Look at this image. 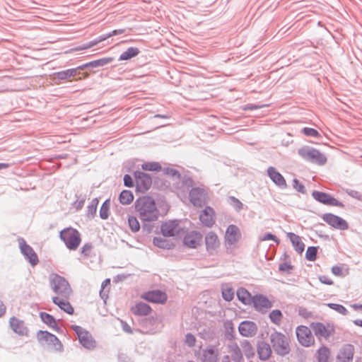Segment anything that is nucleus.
Returning a JSON list of instances; mask_svg holds the SVG:
<instances>
[{
  "label": "nucleus",
  "mask_w": 362,
  "mask_h": 362,
  "mask_svg": "<svg viewBox=\"0 0 362 362\" xmlns=\"http://www.w3.org/2000/svg\"><path fill=\"white\" fill-rule=\"evenodd\" d=\"M135 209L143 223V229L150 232L152 226L148 223L157 221L160 215L154 199L150 197H139L135 202Z\"/></svg>",
  "instance_id": "f257e3e1"
},
{
  "label": "nucleus",
  "mask_w": 362,
  "mask_h": 362,
  "mask_svg": "<svg viewBox=\"0 0 362 362\" xmlns=\"http://www.w3.org/2000/svg\"><path fill=\"white\" fill-rule=\"evenodd\" d=\"M49 280L50 287L59 297L69 298L72 291L68 281L64 277L57 274H52Z\"/></svg>",
  "instance_id": "f03ea898"
},
{
  "label": "nucleus",
  "mask_w": 362,
  "mask_h": 362,
  "mask_svg": "<svg viewBox=\"0 0 362 362\" xmlns=\"http://www.w3.org/2000/svg\"><path fill=\"white\" fill-rule=\"evenodd\" d=\"M270 341L276 354L284 356L290 352L288 339L283 333L274 332L270 335Z\"/></svg>",
  "instance_id": "7ed1b4c3"
},
{
  "label": "nucleus",
  "mask_w": 362,
  "mask_h": 362,
  "mask_svg": "<svg viewBox=\"0 0 362 362\" xmlns=\"http://www.w3.org/2000/svg\"><path fill=\"white\" fill-rule=\"evenodd\" d=\"M298 153L305 160L320 165H325L327 162V158L323 153L310 146H303L299 148Z\"/></svg>",
  "instance_id": "20e7f679"
},
{
  "label": "nucleus",
  "mask_w": 362,
  "mask_h": 362,
  "mask_svg": "<svg viewBox=\"0 0 362 362\" xmlns=\"http://www.w3.org/2000/svg\"><path fill=\"white\" fill-rule=\"evenodd\" d=\"M59 237L70 250H76L81 241L80 233L73 228H66L62 230L59 233Z\"/></svg>",
  "instance_id": "39448f33"
},
{
  "label": "nucleus",
  "mask_w": 362,
  "mask_h": 362,
  "mask_svg": "<svg viewBox=\"0 0 362 362\" xmlns=\"http://www.w3.org/2000/svg\"><path fill=\"white\" fill-rule=\"evenodd\" d=\"M312 329L307 326L300 325L296 327V334L300 345L310 347L315 344V338Z\"/></svg>",
  "instance_id": "423d86ee"
},
{
  "label": "nucleus",
  "mask_w": 362,
  "mask_h": 362,
  "mask_svg": "<svg viewBox=\"0 0 362 362\" xmlns=\"http://www.w3.org/2000/svg\"><path fill=\"white\" fill-rule=\"evenodd\" d=\"M71 329L78 336L80 344L87 349H93L95 346V341L91 334L78 325H71Z\"/></svg>",
  "instance_id": "0eeeda50"
},
{
  "label": "nucleus",
  "mask_w": 362,
  "mask_h": 362,
  "mask_svg": "<svg viewBox=\"0 0 362 362\" xmlns=\"http://www.w3.org/2000/svg\"><path fill=\"white\" fill-rule=\"evenodd\" d=\"M18 241L21 252L24 257L33 267L37 265L39 262V259L33 247L28 245L23 238H19Z\"/></svg>",
  "instance_id": "6e6552de"
},
{
  "label": "nucleus",
  "mask_w": 362,
  "mask_h": 362,
  "mask_svg": "<svg viewBox=\"0 0 362 362\" xmlns=\"http://www.w3.org/2000/svg\"><path fill=\"white\" fill-rule=\"evenodd\" d=\"M37 339L40 343L45 342L47 345L52 346L57 351L62 350L63 346L59 339L54 334L47 331H38L37 333Z\"/></svg>",
  "instance_id": "1a4fd4ad"
},
{
  "label": "nucleus",
  "mask_w": 362,
  "mask_h": 362,
  "mask_svg": "<svg viewBox=\"0 0 362 362\" xmlns=\"http://www.w3.org/2000/svg\"><path fill=\"white\" fill-rule=\"evenodd\" d=\"M312 197L316 201L325 205L339 207L344 206L342 202L338 201L337 199L326 192L315 190L312 192Z\"/></svg>",
  "instance_id": "9d476101"
},
{
  "label": "nucleus",
  "mask_w": 362,
  "mask_h": 362,
  "mask_svg": "<svg viewBox=\"0 0 362 362\" xmlns=\"http://www.w3.org/2000/svg\"><path fill=\"white\" fill-rule=\"evenodd\" d=\"M310 327L319 341H321L322 339H328L334 332L333 328L326 327L322 322H312Z\"/></svg>",
  "instance_id": "9b49d317"
},
{
  "label": "nucleus",
  "mask_w": 362,
  "mask_h": 362,
  "mask_svg": "<svg viewBox=\"0 0 362 362\" xmlns=\"http://www.w3.org/2000/svg\"><path fill=\"white\" fill-rule=\"evenodd\" d=\"M322 218L325 222L336 229L344 230L349 228V224L344 219L333 214H325Z\"/></svg>",
  "instance_id": "f8f14e48"
},
{
  "label": "nucleus",
  "mask_w": 362,
  "mask_h": 362,
  "mask_svg": "<svg viewBox=\"0 0 362 362\" xmlns=\"http://www.w3.org/2000/svg\"><path fill=\"white\" fill-rule=\"evenodd\" d=\"M161 233L165 237H172L180 234L182 230L180 221L171 220L163 223L160 227Z\"/></svg>",
  "instance_id": "ddd939ff"
},
{
  "label": "nucleus",
  "mask_w": 362,
  "mask_h": 362,
  "mask_svg": "<svg viewBox=\"0 0 362 362\" xmlns=\"http://www.w3.org/2000/svg\"><path fill=\"white\" fill-rule=\"evenodd\" d=\"M241 238V233L239 228L233 224L229 225L225 233V243L227 246H232L237 243Z\"/></svg>",
  "instance_id": "4468645a"
},
{
  "label": "nucleus",
  "mask_w": 362,
  "mask_h": 362,
  "mask_svg": "<svg viewBox=\"0 0 362 362\" xmlns=\"http://www.w3.org/2000/svg\"><path fill=\"white\" fill-rule=\"evenodd\" d=\"M134 176L136 178V188L139 191L145 192L151 187L152 179L148 174L141 171H136Z\"/></svg>",
  "instance_id": "2eb2a0df"
},
{
  "label": "nucleus",
  "mask_w": 362,
  "mask_h": 362,
  "mask_svg": "<svg viewBox=\"0 0 362 362\" xmlns=\"http://www.w3.org/2000/svg\"><path fill=\"white\" fill-rule=\"evenodd\" d=\"M354 351V346L352 344H344L337 353V362H352Z\"/></svg>",
  "instance_id": "dca6fc26"
},
{
  "label": "nucleus",
  "mask_w": 362,
  "mask_h": 362,
  "mask_svg": "<svg viewBox=\"0 0 362 362\" xmlns=\"http://www.w3.org/2000/svg\"><path fill=\"white\" fill-rule=\"evenodd\" d=\"M141 297L146 301L160 304L165 303L168 299L166 293L160 290H153L146 292L142 294Z\"/></svg>",
  "instance_id": "f3484780"
},
{
  "label": "nucleus",
  "mask_w": 362,
  "mask_h": 362,
  "mask_svg": "<svg viewBox=\"0 0 362 362\" xmlns=\"http://www.w3.org/2000/svg\"><path fill=\"white\" fill-rule=\"evenodd\" d=\"M189 200L196 206H202L206 200L205 190L200 187H194L189 192Z\"/></svg>",
  "instance_id": "a211bd4d"
},
{
  "label": "nucleus",
  "mask_w": 362,
  "mask_h": 362,
  "mask_svg": "<svg viewBox=\"0 0 362 362\" xmlns=\"http://www.w3.org/2000/svg\"><path fill=\"white\" fill-rule=\"evenodd\" d=\"M268 177L272 181L279 187L285 189L287 187V184L284 176L276 170V168L270 166L267 170Z\"/></svg>",
  "instance_id": "6ab92c4d"
},
{
  "label": "nucleus",
  "mask_w": 362,
  "mask_h": 362,
  "mask_svg": "<svg viewBox=\"0 0 362 362\" xmlns=\"http://www.w3.org/2000/svg\"><path fill=\"white\" fill-rule=\"evenodd\" d=\"M240 334L246 337H251L256 334L257 331V325L249 320H245L240 322L238 327Z\"/></svg>",
  "instance_id": "aec40b11"
},
{
  "label": "nucleus",
  "mask_w": 362,
  "mask_h": 362,
  "mask_svg": "<svg viewBox=\"0 0 362 362\" xmlns=\"http://www.w3.org/2000/svg\"><path fill=\"white\" fill-rule=\"evenodd\" d=\"M202 240V235L197 231L187 233L183 240L184 245L189 248H197Z\"/></svg>",
  "instance_id": "412c9836"
},
{
  "label": "nucleus",
  "mask_w": 362,
  "mask_h": 362,
  "mask_svg": "<svg viewBox=\"0 0 362 362\" xmlns=\"http://www.w3.org/2000/svg\"><path fill=\"white\" fill-rule=\"evenodd\" d=\"M206 251L209 255H214L220 245L218 235L214 232H209L205 236Z\"/></svg>",
  "instance_id": "4be33fe9"
},
{
  "label": "nucleus",
  "mask_w": 362,
  "mask_h": 362,
  "mask_svg": "<svg viewBox=\"0 0 362 362\" xmlns=\"http://www.w3.org/2000/svg\"><path fill=\"white\" fill-rule=\"evenodd\" d=\"M252 302L255 309L258 311L264 312L272 306L269 300L263 295H257L253 297Z\"/></svg>",
  "instance_id": "5701e85b"
},
{
  "label": "nucleus",
  "mask_w": 362,
  "mask_h": 362,
  "mask_svg": "<svg viewBox=\"0 0 362 362\" xmlns=\"http://www.w3.org/2000/svg\"><path fill=\"white\" fill-rule=\"evenodd\" d=\"M219 351L216 346L210 345L203 351L202 362H217Z\"/></svg>",
  "instance_id": "b1692460"
},
{
  "label": "nucleus",
  "mask_w": 362,
  "mask_h": 362,
  "mask_svg": "<svg viewBox=\"0 0 362 362\" xmlns=\"http://www.w3.org/2000/svg\"><path fill=\"white\" fill-rule=\"evenodd\" d=\"M214 209L210 206H206L199 215V220L203 225L206 227H211L214 224Z\"/></svg>",
  "instance_id": "393cba45"
},
{
  "label": "nucleus",
  "mask_w": 362,
  "mask_h": 362,
  "mask_svg": "<svg viewBox=\"0 0 362 362\" xmlns=\"http://www.w3.org/2000/svg\"><path fill=\"white\" fill-rule=\"evenodd\" d=\"M143 324L144 327L146 329V332L151 334L158 332L162 328L160 322L153 317L146 319Z\"/></svg>",
  "instance_id": "a878e982"
},
{
  "label": "nucleus",
  "mask_w": 362,
  "mask_h": 362,
  "mask_svg": "<svg viewBox=\"0 0 362 362\" xmlns=\"http://www.w3.org/2000/svg\"><path fill=\"white\" fill-rule=\"evenodd\" d=\"M10 326L12 330L16 334L23 336L27 334V328L25 327L24 322L15 317L10 319Z\"/></svg>",
  "instance_id": "bb28decb"
},
{
  "label": "nucleus",
  "mask_w": 362,
  "mask_h": 362,
  "mask_svg": "<svg viewBox=\"0 0 362 362\" xmlns=\"http://www.w3.org/2000/svg\"><path fill=\"white\" fill-rule=\"evenodd\" d=\"M257 354L260 360H267L272 354V349L270 345L264 341H261L257 343Z\"/></svg>",
  "instance_id": "cd10ccee"
},
{
  "label": "nucleus",
  "mask_w": 362,
  "mask_h": 362,
  "mask_svg": "<svg viewBox=\"0 0 362 362\" xmlns=\"http://www.w3.org/2000/svg\"><path fill=\"white\" fill-rule=\"evenodd\" d=\"M68 298H64L59 296H54L52 298V302L55 305H58L59 308L66 312L68 314L74 313V308L71 303L67 300Z\"/></svg>",
  "instance_id": "c85d7f7f"
},
{
  "label": "nucleus",
  "mask_w": 362,
  "mask_h": 362,
  "mask_svg": "<svg viewBox=\"0 0 362 362\" xmlns=\"http://www.w3.org/2000/svg\"><path fill=\"white\" fill-rule=\"evenodd\" d=\"M228 349L234 362H241L243 361V354L237 343L230 342L228 345Z\"/></svg>",
  "instance_id": "c756f323"
},
{
  "label": "nucleus",
  "mask_w": 362,
  "mask_h": 362,
  "mask_svg": "<svg viewBox=\"0 0 362 362\" xmlns=\"http://www.w3.org/2000/svg\"><path fill=\"white\" fill-rule=\"evenodd\" d=\"M287 237L291 240L295 250L299 253L301 254L305 249V244L302 242L300 236L298 235L293 233H288Z\"/></svg>",
  "instance_id": "7c9ffc66"
},
{
  "label": "nucleus",
  "mask_w": 362,
  "mask_h": 362,
  "mask_svg": "<svg viewBox=\"0 0 362 362\" xmlns=\"http://www.w3.org/2000/svg\"><path fill=\"white\" fill-rule=\"evenodd\" d=\"M151 311V307L145 303H138L132 308V312L136 315H147Z\"/></svg>",
  "instance_id": "2f4dec72"
},
{
  "label": "nucleus",
  "mask_w": 362,
  "mask_h": 362,
  "mask_svg": "<svg viewBox=\"0 0 362 362\" xmlns=\"http://www.w3.org/2000/svg\"><path fill=\"white\" fill-rule=\"evenodd\" d=\"M54 78L59 80H71V78L77 76L76 69H69L53 74Z\"/></svg>",
  "instance_id": "473e14b6"
},
{
  "label": "nucleus",
  "mask_w": 362,
  "mask_h": 362,
  "mask_svg": "<svg viewBox=\"0 0 362 362\" xmlns=\"http://www.w3.org/2000/svg\"><path fill=\"white\" fill-rule=\"evenodd\" d=\"M40 317L42 321L46 325H47L49 327H52L55 330L59 329V327L57 325L56 320L52 315L47 313L41 312L40 313Z\"/></svg>",
  "instance_id": "72a5a7b5"
},
{
  "label": "nucleus",
  "mask_w": 362,
  "mask_h": 362,
  "mask_svg": "<svg viewBox=\"0 0 362 362\" xmlns=\"http://www.w3.org/2000/svg\"><path fill=\"white\" fill-rule=\"evenodd\" d=\"M139 53H140V50L139 48L134 47H129L126 51H124V52H122L120 54V56L119 57V61L129 60L133 57H135Z\"/></svg>",
  "instance_id": "f704fd0d"
},
{
  "label": "nucleus",
  "mask_w": 362,
  "mask_h": 362,
  "mask_svg": "<svg viewBox=\"0 0 362 362\" xmlns=\"http://www.w3.org/2000/svg\"><path fill=\"white\" fill-rule=\"evenodd\" d=\"M237 297L244 304H249L251 302L252 296L245 288H239L237 291Z\"/></svg>",
  "instance_id": "c9c22d12"
},
{
  "label": "nucleus",
  "mask_w": 362,
  "mask_h": 362,
  "mask_svg": "<svg viewBox=\"0 0 362 362\" xmlns=\"http://www.w3.org/2000/svg\"><path fill=\"white\" fill-rule=\"evenodd\" d=\"M223 327L225 329V338L228 340L233 341L235 338V329L233 322L231 320H226L223 323Z\"/></svg>",
  "instance_id": "e433bc0d"
},
{
  "label": "nucleus",
  "mask_w": 362,
  "mask_h": 362,
  "mask_svg": "<svg viewBox=\"0 0 362 362\" xmlns=\"http://www.w3.org/2000/svg\"><path fill=\"white\" fill-rule=\"evenodd\" d=\"M330 356V351L329 349L322 345L317 352V358L318 362H329V358Z\"/></svg>",
  "instance_id": "4c0bfd02"
},
{
  "label": "nucleus",
  "mask_w": 362,
  "mask_h": 362,
  "mask_svg": "<svg viewBox=\"0 0 362 362\" xmlns=\"http://www.w3.org/2000/svg\"><path fill=\"white\" fill-rule=\"evenodd\" d=\"M114 61L113 57H104L97 60H94L89 62V65H90L91 68H97L100 66H104L108 64L112 63Z\"/></svg>",
  "instance_id": "58836bf2"
},
{
  "label": "nucleus",
  "mask_w": 362,
  "mask_h": 362,
  "mask_svg": "<svg viewBox=\"0 0 362 362\" xmlns=\"http://www.w3.org/2000/svg\"><path fill=\"white\" fill-rule=\"evenodd\" d=\"M119 199L122 204H129L134 199L133 194L129 190H123L121 192Z\"/></svg>",
  "instance_id": "ea45409f"
},
{
  "label": "nucleus",
  "mask_w": 362,
  "mask_h": 362,
  "mask_svg": "<svg viewBox=\"0 0 362 362\" xmlns=\"http://www.w3.org/2000/svg\"><path fill=\"white\" fill-rule=\"evenodd\" d=\"M269 319L274 324L279 325L281 322L283 315L279 310H274L269 313Z\"/></svg>",
  "instance_id": "a19ab883"
},
{
  "label": "nucleus",
  "mask_w": 362,
  "mask_h": 362,
  "mask_svg": "<svg viewBox=\"0 0 362 362\" xmlns=\"http://www.w3.org/2000/svg\"><path fill=\"white\" fill-rule=\"evenodd\" d=\"M110 206V199H107L103 203V204L100 209V217L102 219L105 220L108 218Z\"/></svg>",
  "instance_id": "79ce46f5"
},
{
  "label": "nucleus",
  "mask_w": 362,
  "mask_h": 362,
  "mask_svg": "<svg viewBox=\"0 0 362 362\" xmlns=\"http://www.w3.org/2000/svg\"><path fill=\"white\" fill-rule=\"evenodd\" d=\"M98 204V199L94 198L90 204L87 206V216L89 218H93L96 214L97 206Z\"/></svg>",
  "instance_id": "37998d69"
},
{
  "label": "nucleus",
  "mask_w": 362,
  "mask_h": 362,
  "mask_svg": "<svg viewBox=\"0 0 362 362\" xmlns=\"http://www.w3.org/2000/svg\"><path fill=\"white\" fill-rule=\"evenodd\" d=\"M128 223L133 233L138 232L140 230V224L136 217L129 216L128 218Z\"/></svg>",
  "instance_id": "c03bdc74"
},
{
  "label": "nucleus",
  "mask_w": 362,
  "mask_h": 362,
  "mask_svg": "<svg viewBox=\"0 0 362 362\" xmlns=\"http://www.w3.org/2000/svg\"><path fill=\"white\" fill-rule=\"evenodd\" d=\"M141 168L144 170L159 171L161 170V166L157 162H148V163H143L141 165Z\"/></svg>",
  "instance_id": "a18cd8bd"
},
{
  "label": "nucleus",
  "mask_w": 362,
  "mask_h": 362,
  "mask_svg": "<svg viewBox=\"0 0 362 362\" xmlns=\"http://www.w3.org/2000/svg\"><path fill=\"white\" fill-rule=\"evenodd\" d=\"M153 243L155 246L163 248V249H169V243L165 239L161 237H155L153 240Z\"/></svg>",
  "instance_id": "49530a36"
},
{
  "label": "nucleus",
  "mask_w": 362,
  "mask_h": 362,
  "mask_svg": "<svg viewBox=\"0 0 362 362\" xmlns=\"http://www.w3.org/2000/svg\"><path fill=\"white\" fill-rule=\"evenodd\" d=\"M245 356L248 358L253 356L254 349L250 343L247 341H244L241 344Z\"/></svg>",
  "instance_id": "de8ad7c7"
},
{
  "label": "nucleus",
  "mask_w": 362,
  "mask_h": 362,
  "mask_svg": "<svg viewBox=\"0 0 362 362\" xmlns=\"http://www.w3.org/2000/svg\"><path fill=\"white\" fill-rule=\"evenodd\" d=\"M317 247H308L305 252V258L308 261H315L317 258Z\"/></svg>",
  "instance_id": "09e8293b"
},
{
  "label": "nucleus",
  "mask_w": 362,
  "mask_h": 362,
  "mask_svg": "<svg viewBox=\"0 0 362 362\" xmlns=\"http://www.w3.org/2000/svg\"><path fill=\"white\" fill-rule=\"evenodd\" d=\"M229 204L237 211H240L243 209V203L235 197H228Z\"/></svg>",
  "instance_id": "8fccbe9b"
},
{
  "label": "nucleus",
  "mask_w": 362,
  "mask_h": 362,
  "mask_svg": "<svg viewBox=\"0 0 362 362\" xmlns=\"http://www.w3.org/2000/svg\"><path fill=\"white\" fill-rule=\"evenodd\" d=\"M222 297L226 301H231L234 298V291L231 288L222 289Z\"/></svg>",
  "instance_id": "3c124183"
},
{
  "label": "nucleus",
  "mask_w": 362,
  "mask_h": 362,
  "mask_svg": "<svg viewBox=\"0 0 362 362\" xmlns=\"http://www.w3.org/2000/svg\"><path fill=\"white\" fill-rule=\"evenodd\" d=\"M327 305L329 308H332V310H334L335 311L344 315H346L348 313L347 309L342 305L337 303H329Z\"/></svg>",
  "instance_id": "603ef678"
},
{
  "label": "nucleus",
  "mask_w": 362,
  "mask_h": 362,
  "mask_svg": "<svg viewBox=\"0 0 362 362\" xmlns=\"http://www.w3.org/2000/svg\"><path fill=\"white\" fill-rule=\"evenodd\" d=\"M301 132L307 136H310L313 138H317L320 136V133L313 128L304 127L301 130Z\"/></svg>",
  "instance_id": "864d4df0"
},
{
  "label": "nucleus",
  "mask_w": 362,
  "mask_h": 362,
  "mask_svg": "<svg viewBox=\"0 0 362 362\" xmlns=\"http://www.w3.org/2000/svg\"><path fill=\"white\" fill-rule=\"evenodd\" d=\"M293 269V267L288 262H282L279 266V271L285 272L286 274H291Z\"/></svg>",
  "instance_id": "5fc2aeb1"
},
{
  "label": "nucleus",
  "mask_w": 362,
  "mask_h": 362,
  "mask_svg": "<svg viewBox=\"0 0 362 362\" xmlns=\"http://www.w3.org/2000/svg\"><path fill=\"white\" fill-rule=\"evenodd\" d=\"M292 185H293V187L296 191H298L302 194L306 193V189H305V186L302 183H300L298 180H297L296 178L293 179V182H292Z\"/></svg>",
  "instance_id": "6e6d98bb"
},
{
  "label": "nucleus",
  "mask_w": 362,
  "mask_h": 362,
  "mask_svg": "<svg viewBox=\"0 0 362 362\" xmlns=\"http://www.w3.org/2000/svg\"><path fill=\"white\" fill-rule=\"evenodd\" d=\"M185 342L189 346L192 347L195 345L196 338L192 334L187 333L185 336Z\"/></svg>",
  "instance_id": "4d7b16f0"
},
{
  "label": "nucleus",
  "mask_w": 362,
  "mask_h": 362,
  "mask_svg": "<svg viewBox=\"0 0 362 362\" xmlns=\"http://www.w3.org/2000/svg\"><path fill=\"white\" fill-rule=\"evenodd\" d=\"M164 173L165 174L168 175H170L173 177H177L179 178L180 176V173L174 169V168H166L164 169Z\"/></svg>",
  "instance_id": "13d9d810"
},
{
  "label": "nucleus",
  "mask_w": 362,
  "mask_h": 362,
  "mask_svg": "<svg viewBox=\"0 0 362 362\" xmlns=\"http://www.w3.org/2000/svg\"><path fill=\"white\" fill-rule=\"evenodd\" d=\"M346 193L350 197L362 202V193H361L360 192H358V191L354 190V189H350V190H347Z\"/></svg>",
  "instance_id": "bf43d9fd"
},
{
  "label": "nucleus",
  "mask_w": 362,
  "mask_h": 362,
  "mask_svg": "<svg viewBox=\"0 0 362 362\" xmlns=\"http://www.w3.org/2000/svg\"><path fill=\"white\" fill-rule=\"evenodd\" d=\"M262 240H274L276 244L279 243V240L273 234L270 233H265L262 238Z\"/></svg>",
  "instance_id": "052dcab7"
},
{
  "label": "nucleus",
  "mask_w": 362,
  "mask_h": 362,
  "mask_svg": "<svg viewBox=\"0 0 362 362\" xmlns=\"http://www.w3.org/2000/svg\"><path fill=\"white\" fill-rule=\"evenodd\" d=\"M124 185L128 187H132L134 186L133 180L129 175L127 174L124 176Z\"/></svg>",
  "instance_id": "680f3d73"
},
{
  "label": "nucleus",
  "mask_w": 362,
  "mask_h": 362,
  "mask_svg": "<svg viewBox=\"0 0 362 362\" xmlns=\"http://www.w3.org/2000/svg\"><path fill=\"white\" fill-rule=\"evenodd\" d=\"M91 248L92 245L90 243H86L81 248V253L83 254L85 256H88L91 250Z\"/></svg>",
  "instance_id": "e2e57ef3"
},
{
  "label": "nucleus",
  "mask_w": 362,
  "mask_h": 362,
  "mask_svg": "<svg viewBox=\"0 0 362 362\" xmlns=\"http://www.w3.org/2000/svg\"><path fill=\"white\" fill-rule=\"evenodd\" d=\"M319 280L321 283L327 285H332L333 284V281L330 278L327 276L322 275L319 276Z\"/></svg>",
  "instance_id": "0e129e2a"
},
{
  "label": "nucleus",
  "mask_w": 362,
  "mask_h": 362,
  "mask_svg": "<svg viewBox=\"0 0 362 362\" xmlns=\"http://www.w3.org/2000/svg\"><path fill=\"white\" fill-rule=\"evenodd\" d=\"M266 106H267V105H264L259 106V105H256L248 104L245 106L244 110H257V109L261 108L262 107H266Z\"/></svg>",
  "instance_id": "69168bd1"
},
{
  "label": "nucleus",
  "mask_w": 362,
  "mask_h": 362,
  "mask_svg": "<svg viewBox=\"0 0 362 362\" xmlns=\"http://www.w3.org/2000/svg\"><path fill=\"white\" fill-rule=\"evenodd\" d=\"M121 324H122V329L125 332L129 333V334L132 333V329L131 327L126 322L121 320Z\"/></svg>",
  "instance_id": "338daca9"
},
{
  "label": "nucleus",
  "mask_w": 362,
  "mask_h": 362,
  "mask_svg": "<svg viewBox=\"0 0 362 362\" xmlns=\"http://www.w3.org/2000/svg\"><path fill=\"white\" fill-rule=\"evenodd\" d=\"M332 272L336 276H341L342 274V269L339 266H334L332 268Z\"/></svg>",
  "instance_id": "774afa93"
}]
</instances>
